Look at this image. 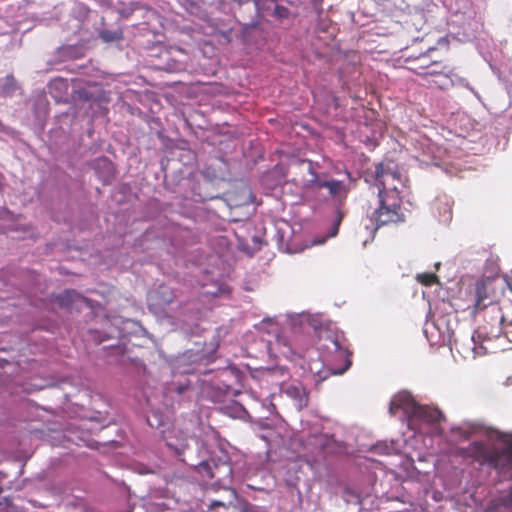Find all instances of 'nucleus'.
<instances>
[{"label": "nucleus", "mask_w": 512, "mask_h": 512, "mask_svg": "<svg viewBox=\"0 0 512 512\" xmlns=\"http://www.w3.org/2000/svg\"><path fill=\"white\" fill-rule=\"evenodd\" d=\"M494 438L504 445L499 448L483 441H473L467 447L458 449L457 455L478 463L480 466L503 472L512 466V432L494 431Z\"/></svg>", "instance_id": "f257e3e1"}, {"label": "nucleus", "mask_w": 512, "mask_h": 512, "mask_svg": "<svg viewBox=\"0 0 512 512\" xmlns=\"http://www.w3.org/2000/svg\"><path fill=\"white\" fill-rule=\"evenodd\" d=\"M398 173L392 171L389 167L384 168L383 165H376L375 178L378 185V196L380 206L374 212V219L377 227L398 224L405 220L402 212V200L397 187L393 186L389 191V178L394 180Z\"/></svg>", "instance_id": "f03ea898"}, {"label": "nucleus", "mask_w": 512, "mask_h": 512, "mask_svg": "<svg viewBox=\"0 0 512 512\" xmlns=\"http://www.w3.org/2000/svg\"><path fill=\"white\" fill-rule=\"evenodd\" d=\"M487 295V286L479 281L475 284L474 305L472 315L482 314V323L478 325L476 334L483 340H492L506 333L503 311L498 303L493 302Z\"/></svg>", "instance_id": "7ed1b4c3"}, {"label": "nucleus", "mask_w": 512, "mask_h": 512, "mask_svg": "<svg viewBox=\"0 0 512 512\" xmlns=\"http://www.w3.org/2000/svg\"><path fill=\"white\" fill-rule=\"evenodd\" d=\"M307 163L308 172L312 176V178L306 183L307 189L311 191H319L325 188L328 190L330 197L335 199H346L350 189L343 181L323 178L317 173L312 161L309 160Z\"/></svg>", "instance_id": "20e7f679"}, {"label": "nucleus", "mask_w": 512, "mask_h": 512, "mask_svg": "<svg viewBox=\"0 0 512 512\" xmlns=\"http://www.w3.org/2000/svg\"><path fill=\"white\" fill-rule=\"evenodd\" d=\"M456 82L459 84H462L466 87L469 85L468 82L464 78L459 77L454 72L453 68L448 66L436 78H432L431 80H428L427 84L429 87H436L441 90H447L450 87L454 86Z\"/></svg>", "instance_id": "39448f33"}, {"label": "nucleus", "mask_w": 512, "mask_h": 512, "mask_svg": "<svg viewBox=\"0 0 512 512\" xmlns=\"http://www.w3.org/2000/svg\"><path fill=\"white\" fill-rule=\"evenodd\" d=\"M417 405L410 394L405 392L398 393L390 401L389 413L394 416L398 410H403L405 413L413 415L414 408Z\"/></svg>", "instance_id": "423d86ee"}, {"label": "nucleus", "mask_w": 512, "mask_h": 512, "mask_svg": "<svg viewBox=\"0 0 512 512\" xmlns=\"http://www.w3.org/2000/svg\"><path fill=\"white\" fill-rule=\"evenodd\" d=\"M434 48L428 49L427 52L420 54L417 57H408L406 58V63H408V69L413 73L424 77L427 74L426 69L429 68V65L432 64V58L429 55V52L434 51Z\"/></svg>", "instance_id": "0eeeda50"}, {"label": "nucleus", "mask_w": 512, "mask_h": 512, "mask_svg": "<svg viewBox=\"0 0 512 512\" xmlns=\"http://www.w3.org/2000/svg\"><path fill=\"white\" fill-rule=\"evenodd\" d=\"M412 416L430 424L440 422L443 418V414L439 409L419 404L414 408Z\"/></svg>", "instance_id": "6e6552de"}, {"label": "nucleus", "mask_w": 512, "mask_h": 512, "mask_svg": "<svg viewBox=\"0 0 512 512\" xmlns=\"http://www.w3.org/2000/svg\"><path fill=\"white\" fill-rule=\"evenodd\" d=\"M488 512H512V487L504 490L488 507Z\"/></svg>", "instance_id": "1a4fd4ad"}, {"label": "nucleus", "mask_w": 512, "mask_h": 512, "mask_svg": "<svg viewBox=\"0 0 512 512\" xmlns=\"http://www.w3.org/2000/svg\"><path fill=\"white\" fill-rule=\"evenodd\" d=\"M166 445L174 451V453L181 457L187 448V438L180 431H171L165 436Z\"/></svg>", "instance_id": "9d476101"}, {"label": "nucleus", "mask_w": 512, "mask_h": 512, "mask_svg": "<svg viewBox=\"0 0 512 512\" xmlns=\"http://www.w3.org/2000/svg\"><path fill=\"white\" fill-rule=\"evenodd\" d=\"M174 298L173 290L166 285H160L152 297L153 303L161 308L171 304Z\"/></svg>", "instance_id": "9b49d317"}, {"label": "nucleus", "mask_w": 512, "mask_h": 512, "mask_svg": "<svg viewBox=\"0 0 512 512\" xmlns=\"http://www.w3.org/2000/svg\"><path fill=\"white\" fill-rule=\"evenodd\" d=\"M275 345L277 346L279 352L285 357H289L290 355L297 353L294 345L282 335L276 336Z\"/></svg>", "instance_id": "f8f14e48"}, {"label": "nucleus", "mask_w": 512, "mask_h": 512, "mask_svg": "<svg viewBox=\"0 0 512 512\" xmlns=\"http://www.w3.org/2000/svg\"><path fill=\"white\" fill-rule=\"evenodd\" d=\"M449 65L444 64L440 60H433L429 68L426 69L427 74L424 75L423 79L427 82L432 78H436L441 72H443Z\"/></svg>", "instance_id": "ddd939ff"}, {"label": "nucleus", "mask_w": 512, "mask_h": 512, "mask_svg": "<svg viewBox=\"0 0 512 512\" xmlns=\"http://www.w3.org/2000/svg\"><path fill=\"white\" fill-rule=\"evenodd\" d=\"M331 342L333 344L334 351L338 354V356L346 358L344 367H342L339 370L333 371L332 374H342L350 367L351 360L347 356V351L342 349L340 343L337 340H331Z\"/></svg>", "instance_id": "4468645a"}, {"label": "nucleus", "mask_w": 512, "mask_h": 512, "mask_svg": "<svg viewBox=\"0 0 512 512\" xmlns=\"http://www.w3.org/2000/svg\"><path fill=\"white\" fill-rule=\"evenodd\" d=\"M195 470L203 478H206L208 480L216 478V473L214 472L210 462L208 461H201L198 465L195 466Z\"/></svg>", "instance_id": "2eb2a0df"}, {"label": "nucleus", "mask_w": 512, "mask_h": 512, "mask_svg": "<svg viewBox=\"0 0 512 512\" xmlns=\"http://www.w3.org/2000/svg\"><path fill=\"white\" fill-rule=\"evenodd\" d=\"M287 393L297 399L299 407L307 405L308 399L303 388L292 386L287 390Z\"/></svg>", "instance_id": "dca6fc26"}, {"label": "nucleus", "mask_w": 512, "mask_h": 512, "mask_svg": "<svg viewBox=\"0 0 512 512\" xmlns=\"http://www.w3.org/2000/svg\"><path fill=\"white\" fill-rule=\"evenodd\" d=\"M416 279L422 285L432 286L433 284H435L437 282L438 277L434 273L425 272V273L417 274Z\"/></svg>", "instance_id": "f3484780"}, {"label": "nucleus", "mask_w": 512, "mask_h": 512, "mask_svg": "<svg viewBox=\"0 0 512 512\" xmlns=\"http://www.w3.org/2000/svg\"><path fill=\"white\" fill-rule=\"evenodd\" d=\"M378 165H383L384 168H390L392 171H395L398 173V176H396V178L394 180H392V178H389V184H388V187L390 188L389 191H391V189L393 188V186H396L398 188V184H403L402 180H401V173L395 168V167H392L391 163H387V164H384V163H379ZM397 191L400 193V191L397 189Z\"/></svg>", "instance_id": "a211bd4d"}, {"label": "nucleus", "mask_w": 512, "mask_h": 512, "mask_svg": "<svg viewBox=\"0 0 512 512\" xmlns=\"http://www.w3.org/2000/svg\"><path fill=\"white\" fill-rule=\"evenodd\" d=\"M508 287L512 291V279L508 282ZM505 317L506 329L512 327V301L505 307L503 311Z\"/></svg>", "instance_id": "6ab92c4d"}, {"label": "nucleus", "mask_w": 512, "mask_h": 512, "mask_svg": "<svg viewBox=\"0 0 512 512\" xmlns=\"http://www.w3.org/2000/svg\"><path fill=\"white\" fill-rule=\"evenodd\" d=\"M343 218H344V213L340 209H338L336 211V219L334 220L331 231L329 233V235L331 237H334L338 234L339 227H340V224H341Z\"/></svg>", "instance_id": "aec40b11"}, {"label": "nucleus", "mask_w": 512, "mask_h": 512, "mask_svg": "<svg viewBox=\"0 0 512 512\" xmlns=\"http://www.w3.org/2000/svg\"><path fill=\"white\" fill-rule=\"evenodd\" d=\"M74 292L66 290L57 296L58 303L60 306H68L73 300Z\"/></svg>", "instance_id": "412c9836"}, {"label": "nucleus", "mask_w": 512, "mask_h": 512, "mask_svg": "<svg viewBox=\"0 0 512 512\" xmlns=\"http://www.w3.org/2000/svg\"><path fill=\"white\" fill-rule=\"evenodd\" d=\"M100 37L105 42H113L120 40L122 38V35L120 32H112L105 30L100 33Z\"/></svg>", "instance_id": "4be33fe9"}, {"label": "nucleus", "mask_w": 512, "mask_h": 512, "mask_svg": "<svg viewBox=\"0 0 512 512\" xmlns=\"http://www.w3.org/2000/svg\"><path fill=\"white\" fill-rule=\"evenodd\" d=\"M437 204H443L445 206L444 214H443L444 220L451 219L452 208H451V205L449 203V200L447 198H444L443 200L438 198L437 199Z\"/></svg>", "instance_id": "5701e85b"}, {"label": "nucleus", "mask_w": 512, "mask_h": 512, "mask_svg": "<svg viewBox=\"0 0 512 512\" xmlns=\"http://www.w3.org/2000/svg\"><path fill=\"white\" fill-rule=\"evenodd\" d=\"M274 15L279 19H284L288 17L289 10L284 6L276 5L274 8Z\"/></svg>", "instance_id": "b1692460"}, {"label": "nucleus", "mask_w": 512, "mask_h": 512, "mask_svg": "<svg viewBox=\"0 0 512 512\" xmlns=\"http://www.w3.org/2000/svg\"><path fill=\"white\" fill-rule=\"evenodd\" d=\"M455 434L459 435L462 439L467 440L471 437V431L462 429V428H454L452 430Z\"/></svg>", "instance_id": "393cba45"}, {"label": "nucleus", "mask_w": 512, "mask_h": 512, "mask_svg": "<svg viewBox=\"0 0 512 512\" xmlns=\"http://www.w3.org/2000/svg\"><path fill=\"white\" fill-rule=\"evenodd\" d=\"M470 342H471V344L473 345V346L471 347V349H472V350H474V349H475L474 336H472V337H471Z\"/></svg>", "instance_id": "a878e982"}, {"label": "nucleus", "mask_w": 512, "mask_h": 512, "mask_svg": "<svg viewBox=\"0 0 512 512\" xmlns=\"http://www.w3.org/2000/svg\"><path fill=\"white\" fill-rule=\"evenodd\" d=\"M260 3H261V2L255 1V4H256V8H257V9H260V6H259V4H260Z\"/></svg>", "instance_id": "bb28decb"}, {"label": "nucleus", "mask_w": 512, "mask_h": 512, "mask_svg": "<svg viewBox=\"0 0 512 512\" xmlns=\"http://www.w3.org/2000/svg\"><path fill=\"white\" fill-rule=\"evenodd\" d=\"M214 505H218V506H221L223 505L221 502H214Z\"/></svg>", "instance_id": "cd10ccee"}, {"label": "nucleus", "mask_w": 512, "mask_h": 512, "mask_svg": "<svg viewBox=\"0 0 512 512\" xmlns=\"http://www.w3.org/2000/svg\"><path fill=\"white\" fill-rule=\"evenodd\" d=\"M455 346L458 349V341L457 340H455Z\"/></svg>", "instance_id": "c85d7f7f"}, {"label": "nucleus", "mask_w": 512, "mask_h": 512, "mask_svg": "<svg viewBox=\"0 0 512 512\" xmlns=\"http://www.w3.org/2000/svg\"><path fill=\"white\" fill-rule=\"evenodd\" d=\"M435 205H437V209H440V204H437L436 202Z\"/></svg>", "instance_id": "c756f323"}, {"label": "nucleus", "mask_w": 512, "mask_h": 512, "mask_svg": "<svg viewBox=\"0 0 512 512\" xmlns=\"http://www.w3.org/2000/svg\"><path fill=\"white\" fill-rule=\"evenodd\" d=\"M243 512H249L248 510H244Z\"/></svg>", "instance_id": "7c9ffc66"}]
</instances>
